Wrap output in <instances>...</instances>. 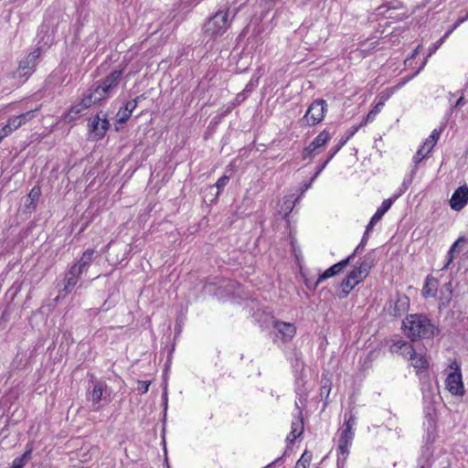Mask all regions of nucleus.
Instances as JSON below:
<instances>
[{
    "instance_id": "1",
    "label": "nucleus",
    "mask_w": 468,
    "mask_h": 468,
    "mask_svg": "<svg viewBox=\"0 0 468 468\" xmlns=\"http://www.w3.org/2000/svg\"><path fill=\"white\" fill-rule=\"evenodd\" d=\"M406 335L412 341L420 338H430L434 335V326L431 320L424 314H410L403 321Z\"/></svg>"
},
{
    "instance_id": "2",
    "label": "nucleus",
    "mask_w": 468,
    "mask_h": 468,
    "mask_svg": "<svg viewBox=\"0 0 468 468\" xmlns=\"http://www.w3.org/2000/svg\"><path fill=\"white\" fill-rule=\"evenodd\" d=\"M237 12L238 9L230 7L219 9L204 24V34L209 37L222 36L230 27Z\"/></svg>"
},
{
    "instance_id": "3",
    "label": "nucleus",
    "mask_w": 468,
    "mask_h": 468,
    "mask_svg": "<svg viewBox=\"0 0 468 468\" xmlns=\"http://www.w3.org/2000/svg\"><path fill=\"white\" fill-rule=\"evenodd\" d=\"M326 101L324 99H317L310 104L304 116L301 121L305 122L306 124L309 126H314L324 120V113L326 112Z\"/></svg>"
},
{
    "instance_id": "4",
    "label": "nucleus",
    "mask_w": 468,
    "mask_h": 468,
    "mask_svg": "<svg viewBox=\"0 0 468 468\" xmlns=\"http://www.w3.org/2000/svg\"><path fill=\"white\" fill-rule=\"evenodd\" d=\"M450 368L452 371L447 376L445 384L448 391L453 396H463L465 393L460 365L453 361Z\"/></svg>"
},
{
    "instance_id": "5",
    "label": "nucleus",
    "mask_w": 468,
    "mask_h": 468,
    "mask_svg": "<svg viewBox=\"0 0 468 468\" xmlns=\"http://www.w3.org/2000/svg\"><path fill=\"white\" fill-rule=\"evenodd\" d=\"M43 49L41 47L35 48L25 58L20 60L16 74L18 77L28 78L35 71L37 60L42 54Z\"/></svg>"
},
{
    "instance_id": "6",
    "label": "nucleus",
    "mask_w": 468,
    "mask_h": 468,
    "mask_svg": "<svg viewBox=\"0 0 468 468\" xmlns=\"http://www.w3.org/2000/svg\"><path fill=\"white\" fill-rule=\"evenodd\" d=\"M122 76V69L112 71L101 82H97V92H101L104 99L110 96L112 90L118 86Z\"/></svg>"
},
{
    "instance_id": "7",
    "label": "nucleus",
    "mask_w": 468,
    "mask_h": 468,
    "mask_svg": "<svg viewBox=\"0 0 468 468\" xmlns=\"http://www.w3.org/2000/svg\"><path fill=\"white\" fill-rule=\"evenodd\" d=\"M331 139V134L324 129L323 130L303 151V159H314L317 150L322 148Z\"/></svg>"
},
{
    "instance_id": "8",
    "label": "nucleus",
    "mask_w": 468,
    "mask_h": 468,
    "mask_svg": "<svg viewBox=\"0 0 468 468\" xmlns=\"http://www.w3.org/2000/svg\"><path fill=\"white\" fill-rule=\"evenodd\" d=\"M81 274L82 272L80 271V268L72 265L65 273L63 287L59 289V293H64V295L69 294L76 286Z\"/></svg>"
},
{
    "instance_id": "9",
    "label": "nucleus",
    "mask_w": 468,
    "mask_h": 468,
    "mask_svg": "<svg viewBox=\"0 0 468 468\" xmlns=\"http://www.w3.org/2000/svg\"><path fill=\"white\" fill-rule=\"evenodd\" d=\"M355 431L353 429L343 427L338 440L337 455L348 456L349 448L354 440Z\"/></svg>"
},
{
    "instance_id": "10",
    "label": "nucleus",
    "mask_w": 468,
    "mask_h": 468,
    "mask_svg": "<svg viewBox=\"0 0 468 468\" xmlns=\"http://www.w3.org/2000/svg\"><path fill=\"white\" fill-rule=\"evenodd\" d=\"M109 127L110 123L106 115H104L103 118H101L99 115H96L89 124L90 132L92 134V137L96 140L104 137Z\"/></svg>"
},
{
    "instance_id": "11",
    "label": "nucleus",
    "mask_w": 468,
    "mask_h": 468,
    "mask_svg": "<svg viewBox=\"0 0 468 468\" xmlns=\"http://www.w3.org/2000/svg\"><path fill=\"white\" fill-rule=\"evenodd\" d=\"M353 260V256H348L346 259L340 261L339 262L332 265L327 270H325L314 283V288H316L322 282L325 281L328 278L334 277L339 272H341Z\"/></svg>"
},
{
    "instance_id": "12",
    "label": "nucleus",
    "mask_w": 468,
    "mask_h": 468,
    "mask_svg": "<svg viewBox=\"0 0 468 468\" xmlns=\"http://www.w3.org/2000/svg\"><path fill=\"white\" fill-rule=\"evenodd\" d=\"M468 202V187L459 186L450 199V206L453 210L460 211Z\"/></svg>"
},
{
    "instance_id": "13",
    "label": "nucleus",
    "mask_w": 468,
    "mask_h": 468,
    "mask_svg": "<svg viewBox=\"0 0 468 468\" xmlns=\"http://www.w3.org/2000/svg\"><path fill=\"white\" fill-rule=\"evenodd\" d=\"M295 407L298 410V417L295 418V420H293L292 421V431L286 438V441L291 443L294 442V441L298 437H300L303 431V416H302V410L297 401L295 402Z\"/></svg>"
},
{
    "instance_id": "14",
    "label": "nucleus",
    "mask_w": 468,
    "mask_h": 468,
    "mask_svg": "<svg viewBox=\"0 0 468 468\" xmlns=\"http://www.w3.org/2000/svg\"><path fill=\"white\" fill-rule=\"evenodd\" d=\"M399 197V195H395L394 197L385 199L381 206L377 209L376 213L371 218L369 223L367 224V228L368 229H373L375 224H377L382 217L385 215V213L390 208L393 202Z\"/></svg>"
},
{
    "instance_id": "15",
    "label": "nucleus",
    "mask_w": 468,
    "mask_h": 468,
    "mask_svg": "<svg viewBox=\"0 0 468 468\" xmlns=\"http://www.w3.org/2000/svg\"><path fill=\"white\" fill-rule=\"evenodd\" d=\"M274 328L282 335L283 342L292 340L296 334V327L291 323L277 321L274 324Z\"/></svg>"
},
{
    "instance_id": "16",
    "label": "nucleus",
    "mask_w": 468,
    "mask_h": 468,
    "mask_svg": "<svg viewBox=\"0 0 468 468\" xmlns=\"http://www.w3.org/2000/svg\"><path fill=\"white\" fill-rule=\"evenodd\" d=\"M392 352H399L402 356L409 358L410 360H414L416 358V351L413 346L403 340H399L393 344L391 346Z\"/></svg>"
},
{
    "instance_id": "17",
    "label": "nucleus",
    "mask_w": 468,
    "mask_h": 468,
    "mask_svg": "<svg viewBox=\"0 0 468 468\" xmlns=\"http://www.w3.org/2000/svg\"><path fill=\"white\" fill-rule=\"evenodd\" d=\"M141 98H143V95L137 96L135 99L127 101L123 107L120 108L117 113L119 122L124 123L127 122Z\"/></svg>"
},
{
    "instance_id": "18",
    "label": "nucleus",
    "mask_w": 468,
    "mask_h": 468,
    "mask_svg": "<svg viewBox=\"0 0 468 468\" xmlns=\"http://www.w3.org/2000/svg\"><path fill=\"white\" fill-rule=\"evenodd\" d=\"M439 286V281L432 275H428L422 288V295L424 297H435Z\"/></svg>"
},
{
    "instance_id": "19",
    "label": "nucleus",
    "mask_w": 468,
    "mask_h": 468,
    "mask_svg": "<svg viewBox=\"0 0 468 468\" xmlns=\"http://www.w3.org/2000/svg\"><path fill=\"white\" fill-rule=\"evenodd\" d=\"M104 100L101 92H97V88H90L87 90V93L81 99L80 103L86 108H90L91 105L100 102Z\"/></svg>"
},
{
    "instance_id": "20",
    "label": "nucleus",
    "mask_w": 468,
    "mask_h": 468,
    "mask_svg": "<svg viewBox=\"0 0 468 468\" xmlns=\"http://www.w3.org/2000/svg\"><path fill=\"white\" fill-rule=\"evenodd\" d=\"M376 261V251L375 250H370L365 256L360 258L356 264L362 269L366 273H369L372 267L375 265Z\"/></svg>"
},
{
    "instance_id": "21",
    "label": "nucleus",
    "mask_w": 468,
    "mask_h": 468,
    "mask_svg": "<svg viewBox=\"0 0 468 468\" xmlns=\"http://www.w3.org/2000/svg\"><path fill=\"white\" fill-rule=\"evenodd\" d=\"M410 306V299L405 294L398 295V298L394 303L392 314L394 316H400L402 314L408 311Z\"/></svg>"
},
{
    "instance_id": "22",
    "label": "nucleus",
    "mask_w": 468,
    "mask_h": 468,
    "mask_svg": "<svg viewBox=\"0 0 468 468\" xmlns=\"http://www.w3.org/2000/svg\"><path fill=\"white\" fill-rule=\"evenodd\" d=\"M96 251L92 249H89L85 250L80 257V261L73 264V266L80 268V271L83 273L88 271L90 262L93 260L94 254Z\"/></svg>"
},
{
    "instance_id": "23",
    "label": "nucleus",
    "mask_w": 468,
    "mask_h": 468,
    "mask_svg": "<svg viewBox=\"0 0 468 468\" xmlns=\"http://www.w3.org/2000/svg\"><path fill=\"white\" fill-rule=\"evenodd\" d=\"M357 127H352V130L348 132V133L340 139L338 144L330 149L328 154H330V158H334V156L341 150V148L354 136V134L357 132Z\"/></svg>"
},
{
    "instance_id": "24",
    "label": "nucleus",
    "mask_w": 468,
    "mask_h": 468,
    "mask_svg": "<svg viewBox=\"0 0 468 468\" xmlns=\"http://www.w3.org/2000/svg\"><path fill=\"white\" fill-rule=\"evenodd\" d=\"M40 197V188L33 187L29 192L27 199V203L25 204L26 207L30 211L35 210L37 207V202L38 201Z\"/></svg>"
},
{
    "instance_id": "25",
    "label": "nucleus",
    "mask_w": 468,
    "mask_h": 468,
    "mask_svg": "<svg viewBox=\"0 0 468 468\" xmlns=\"http://www.w3.org/2000/svg\"><path fill=\"white\" fill-rule=\"evenodd\" d=\"M367 275L368 274L366 273L362 269H360V267L357 264H356L347 274L349 279L355 282V284H358L361 282H363Z\"/></svg>"
},
{
    "instance_id": "26",
    "label": "nucleus",
    "mask_w": 468,
    "mask_h": 468,
    "mask_svg": "<svg viewBox=\"0 0 468 468\" xmlns=\"http://www.w3.org/2000/svg\"><path fill=\"white\" fill-rule=\"evenodd\" d=\"M84 110H86V108L80 103V101L75 105H72L69 112L65 114V121L68 122L75 121L78 115Z\"/></svg>"
},
{
    "instance_id": "27",
    "label": "nucleus",
    "mask_w": 468,
    "mask_h": 468,
    "mask_svg": "<svg viewBox=\"0 0 468 468\" xmlns=\"http://www.w3.org/2000/svg\"><path fill=\"white\" fill-rule=\"evenodd\" d=\"M356 284H355V282H353L349 277L346 275V278L342 281L340 283V298H346L351 291L355 288Z\"/></svg>"
},
{
    "instance_id": "28",
    "label": "nucleus",
    "mask_w": 468,
    "mask_h": 468,
    "mask_svg": "<svg viewBox=\"0 0 468 468\" xmlns=\"http://www.w3.org/2000/svg\"><path fill=\"white\" fill-rule=\"evenodd\" d=\"M402 6H403V5L399 1H389V2H386L383 5H381L380 6H378L376 9V11L378 12L377 14L378 16H383L386 11L399 9Z\"/></svg>"
},
{
    "instance_id": "29",
    "label": "nucleus",
    "mask_w": 468,
    "mask_h": 468,
    "mask_svg": "<svg viewBox=\"0 0 468 468\" xmlns=\"http://www.w3.org/2000/svg\"><path fill=\"white\" fill-rule=\"evenodd\" d=\"M312 461V453L304 451L300 459L297 461L295 468H308Z\"/></svg>"
},
{
    "instance_id": "30",
    "label": "nucleus",
    "mask_w": 468,
    "mask_h": 468,
    "mask_svg": "<svg viewBox=\"0 0 468 468\" xmlns=\"http://www.w3.org/2000/svg\"><path fill=\"white\" fill-rule=\"evenodd\" d=\"M464 241V238L463 237H460L452 245V247L450 248L449 251H448V261L447 262L445 263V265L443 266L442 270H446L449 268V265L451 264V262L452 261L454 256H453V252L456 250V249L458 248L459 244L461 242H463Z\"/></svg>"
},
{
    "instance_id": "31",
    "label": "nucleus",
    "mask_w": 468,
    "mask_h": 468,
    "mask_svg": "<svg viewBox=\"0 0 468 468\" xmlns=\"http://www.w3.org/2000/svg\"><path fill=\"white\" fill-rule=\"evenodd\" d=\"M103 388L101 383H96L91 391V399L94 403H99L101 400Z\"/></svg>"
},
{
    "instance_id": "32",
    "label": "nucleus",
    "mask_w": 468,
    "mask_h": 468,
    "mask_svg": "<svg viewBox=\"0 0 468 468\" xmlns=\"http://www.w3.org/2000/svg\"><path fill=\"white\" fill-rule=\"evenodd\" d=\"M383 106H384V101L378 102L366 116L365 123L372 122L375 119L376 115L381 111Z\"/></svg>"
},
{
    "instance_id": "33",
    "label": "nucleus",
    "mask_w": 468,
    "mask_h": 468,
    "mask_svg": "<svg viewBox=\"0 0 468 468\" xmlns=\"http://www.w3.org/2000/svg\"><path fill=\"white\" fill-rule=\"evenodd\" d=\"M371 231V229H368L367 228H366V230L363 234V237L361 239V241L360 243L356 246V248L355 249V250L353 251V253H351L349 256H353V259L355 258V256L356 254H358L360 252L361 250H363L367 242V239H368V234L369 232Z\"/></svg>"
},
{
    "instance_id": "34",
    "label": "nucleus",
    "mask_w": 468,
    "mask_h": 468,
    "mask_svg": "<svg viewBox=\"0 0 468 468\" xmlns=\"http://www.w3.org/2000/svg\"><path fill=\"white\" fill-rule=\"evenodd\" d=\"M410 361H411V365L414 367L419 368V369H423L428 367V362L425 359V357L420 355L419 356L417 353H416V358L414 360H410Z\"/></svg>"
},
{
    "instance_id": "35",
    "label": "nucleus",
    "mask_w": 468,
    "mask_h": 468,
    "mask_svg": "<svg viewBox=\"0 0 468 468\" xmlns=\"http://www.w3.org/2000/svg\"><path fill=\"white\" fill-rule=\"evenodd\" d=\"M416 172H417V167H416V165H414L409 177L404 178V180L402 182V185H401L402 189H401L400 193L399 194V196L401 195V193L406 191L409 188V186L411 185L413 176H415Z\"/></svg>"
},
{
    "instance_id": "36",
    "label": "nucleus",
    "mask_w": 468,
    "mask_h": 468,
    "mask_svg": "<svg viewBox=\"0 0 468 468\" xmlns=\"http://www.w3.org/2000/svg\"><path fill=\"white\" fill-rule=\"evenodd\" d=\"M7 126L10 127V130L12 132L16 131V129H18L19 127H21V121H19V119L17 118V116H13V117H10L7 121V123H6Z\"/></svg>"
},
{
    "instance_id": "37",
    "label": "nucleus",
    "mask_w": 468,
    "mask_h": 468,
    "mask_svg": "<svg viewBox=\"0 0 468 468\" xmlns=\"http://www.w3.org/2000/svg\"><path fill=\"white\" fill-rule=\"evenodd\" d=\"M35 116V111H28V112H26L24 113H21L19 115H17V118L19 119V121H21V125L27 123V122H29L31 119H33Z\"/></svg>"
},
{
    "instance_id": "38",
    "label": "nucleus",
    "mask_w": 468,
    "mask_h": 468,
    "mask_svg": "<svg viewBox=\"0 0 468 468\" xmlns=\"http://www.w3.org/2000/svg\"><path fill=\"white\" fill-rule=\"evenodd\" d=\"M229 181V177L227 176H222L218 179L217 183L215 184V186L218 188L217 197L220 194L221 189L225 187Z\"/></svg>"
},
{
    "instance_id": "39",
    "label": "nucleus",
    "mask_w": 468,
    "mask_h": 468,
    "mask_svg": "<svg viewBox=\"0 0 468 468\" xmlns=\"http://www.w3.org/2000/svg\"><path fill=\"white\" fill-rule=\"evenodd\" d=\"M452 301V295L449 293L444 292L443 291L441 292V297L439 300V305L440 307H446L449 305V303Z\"/></svg>"
},
{
    "instance_id": "40",
    "label": "nucleus",
    "mask_w": 468,
    "mask_h": 468,
    "mask_svg": "<svg viewBox=\"0 0 468 468\" xmlns=\"http://www.w3.org/2000/svg\"><path fill=\"white\" fill-rule=\"evenodd\" d=\"M429 154L424 151L423 149L420 148L415 155L413 156V163L414 165L418 168V164L421 162L422 159H424Z\"/></svg>"
},
{
    "instance_id": "41",
    "label": "nucleus",
    "mask_w": 468,
    "mask_h": 468,
    "mask_svg": "<svg viewBox=\"0 0 468 468\" xmlns=\"http://www.w3.org/2000/svg\"><path fill=\"white\" fill-rule=\"evenodd\" d=\"M32 451V446L27 444L26 452L20 457H16V459H20L22 461V463L26 465L27 462L31 459Z\"/></svg>"
},
{
    "instance_id": "42",
    "label": "nucleus",
    "mask_w": 468,
    "mask_h": 468,
    "mask_svg": "<svg viewBox=\"0 0 468 468\" xmlns=\"http://www.w3.org/2000/svg\"><path fill=\"white\" fill-rule=\"evenodd\" d=\"M150 383V381L139 380L137 389L141 391V393L144 394L148 391Z\"/></svg>"
},
{
    "instance_id": "43",
    "label": "nucleus",
    "mask_w": 468,
    "mask_h": 468,
    "mask_svg": "<svg viewBox=\"0 0 468 468\" xmlns=\"http://www.w3.org/2000/svg\"><path fill=\"white\" fill-rule=\"evenodd\" d=\"M436 144H433V142H431L429 138L426 139V141L423 143V144L420 146L421 149L426 151L428 154L431 153V151L433 149Z\"/></svg>"
},
{
    "instance_id": "44",
    "label": "nucleus",
    "mask_w": 468,
    "mask_h": 468,
    "mask_svg": "<svg viewBox=\"0 0 468 468\" xmlns=\"http://www.w3.org/2000/svg\"><path fill=\"white\" fill-rule=\"evenodd\" d=\"M356 425V417L352 414L348 417V419L345 420V422L343 424V427L345 428H350L353 429V427Z\"/></svg>"
},
{
    "instance_id": "45",
    "label": "nucleus",
    "mask_w": 468,
    "mask_h": 468,
    "mask_svg": "<svg viewBox=\"0 0 468 468\" xmlns=\"http://www.w3.org/2000/svg\"><path fill=\"white\" fill-rule=\"evenodd\" d=\"M11 133H13V132L10 130L9 126H7L6 124L5 126H3L0 129V143L4 140V138L8 136Z\"/></svg>"
},
{
    "instance_id": "46",
    "label": "nucleus",
    "mask_w": 468,
    "mask_h": 468,
    "mask_svg": "<svg viewBox=\"0 0 468 468\" xmlns=\"http://www.w3.org/2000/svg\"><path fill=\"white\" fill-rule=\"evenodd\" d=\"M441 133V130L434 129L431 132V135L429 136L430 141L433 142V144H437V142L440 138Z\"/></svg>"
},
{
    "instance_id": "47",
    "label": "nucleus",
    "mask_w": 468,
    "mask_h": 468,
    "mask_svg": "<svg viewBox=\"0 0 468 468\" xmlns=\"http://www.w3.org/2000/svg\"><path fill=\"white\" fill-rule=\"evenodd\" d=\"M347 457L348 456L337 455L336 468H345Z\"/></svg>"
},
{
    "instance_id": "48",
    "label": "nucleus",
    "mask_w": 468,
    "mask_h": 468,
    "mask_svg": "<svg viewBox=\"0 0 468 468\" xmlns=\"http://www.w3.org/2000/svg\"><path fill=\"white\" fill-rule=\"evenodd\" d=\"M330 390H331V388L330 386H327V385H324L321 387V390H320V395L321 397H325V399L328 398L329 394H330Z\"/></svg>"
},
{
    "instance_id": "49",
    "label": "nucleus",
    "mask_w": 468,
    "mask_h": 468,
    "mask_svg": "<svg viewBox=\"0 0 468 468\" xmlns=\"http://www.w3.org/2000/svg\"><path fill=\"white\" fill-rule=\"evenodd\" d=\"M441 291H443L444 292L446 293H449L450 295H452V282H446Z\"/></svg>"
},
{
    "instance_id": "50",
    "label": "nucleus",
    "mask_w": 468,
    "mask_h": 468,
    "mask_svg": "<svg viewBox=\"0 0 468 468\" xmlns=\"http://www.w3.org/2000/svg\"><path fill=\"white\" fill-rule=\"evenodd\" d=\"M24 466L20 459L15 458L10 468H24Z\"/></svg>"
},
{
    "instance_id": "51",
    "label": "nucleus",
    "mask_w": 468,
    "mask_h": 468,
    "mask_svg": "<svg viewBox=\"0 0 468 468\" xmlns=\"http://www.w3.org/2000/svg\"><path fill=\"white\" fill-rule=\"evenodd\" d=\"M441 46V45H439V44H438V41H437L435 44H433L431 47H430V48H429V54H428L427 58L431 57L433 53H435V52H436V50H437Z\"/></svg>"
},
{
    "instance_id": "52",
    "label": "nucleus",
    "mask_w": 468,
    "mask_h": 468,
    "mask_svg": "<svg viewBox=\"0 0 468 468\" xmlns=\"http://www.w3.org/2000/svg\"><path fill=\"white\" fill-rule=\"evenodd\" d=\"M468 19V16H465L464 17L459 18L452 27V28L456 29L462 23H463L465 20Z\"/></svg>"
},
{
    "instance_id": "53",
    "label": "nucleus",
    "mask_w": 468,
    "mask_h": 468,
    "mask_svg": "<svg viewBox=\"0 0 468 468\" xmlns=\"http://www.w3.org/2000/svg\"><path fill=\"white\" fill-rule=\"evenodd\" d=\"M333 158H330V154H328L327 159L323 162V164L318 167V170L322 173V171L325 168V166L329 164V162Z\"/></svg>"
},
{
    "instance_id": "54",
    "label": "nucleus",
    "mask_w": 468,
    "mask_h": 468,
    "mask_svg": "<svg viewBox=\"0 0 468 468\" xmlns=\"http://www.w3.org/2000/svg\"><path fill=\"white\" fill-rule=\"evenodd\" d=\"M246 97H247V93H246L245 91H243V90H242L241 92H239V93L237 95L236 100H237V101L239 103V102H241L242 101H244Z\"/></svg>"
},
{
    "instance_id": "55",
    "label": "nucleus",
    "mask_w": 468,
    "mask_h": 468,
    "mask_svg": "<svg viewBox=\"0 0 468 468\" xmlns=\"http://www.w3.org/2000/svg\"><path fill=\"white\" fill-rule=\"evenodd\" d=\"M296 392L300 396V399H299L300 402L303 404V401L306 400L305 398H304V393L302 392L300 389H297Z\"/></svg>"
},
{
    "instance_id": "56",
    "label": "nucleus",
    "mask_w": 468,
    "mask_h": 468,
    "mask_svg": "<svg viewBox=\"0 0 468 468\" xmlns=\"http://www.w3.org/2000/svg\"><path fill=\"white\" fill-rule=\"evenodd\" d=\"M418 468H431V464L428 460H425L422 463H420Z\"/></svg>"
},
{
    "instance_id": "57",
    "label": "nucleus",
    "mask_w": 468,
    "mask_h": 468,
    "mask_svg": "<svg viewBox=\"0 0 468 468\" xmlns=\"http://www.w3.org/2000/svg\"><path fill=\"white\" fill-rule=\"evenodd\" d=\"M320 174H321V172L317 169L316 172L314 173V175L312 176L311 181L306 187H308L318 177V176Z\"/></svg>"
},
{
    "instance_id": "58",
    "label": "nucleus",
    "mask_w": 468,
    "mask_h": 468,
    "mask_svg": "<svg viewBox=\"0 0 468 468\" xmlns=\"http://www.w3.org/2000/svg\"><path fill=\"white\" fill-rule=\"evenodd\" d=\"M251 90H252V84H251V82H249V83L246 85V87H245V89L243 90V91H245L246 93H249V92H250Z\"/></svg>"
},
{
    "instance_id": "59",
    "label": "nucleus",
    "mask_w": 468,
    "mask_h": 468,
    "mask_svg": "<svg viewBox=\"0 0 468 468\" xmlns=\"http://www.w3.org/2000/svg\"><path fill=\"white\" fill-rule=\"evenodd\" d=\"M282 457H279V458L275 459L271 463L267 465L266 468H269L270 466H271L273 464L279 463L282 461Z\"/></svg>"
},
{
    "instance_id": "60",
    "label": "nucleus",
    "mask_w": 468,
    "mask_h": 468,
    "mask_svg": "<svg viewBox=\"0 0 468 468\" xmlns=\"http://www.w3.org/2000/svg\"><path fill=\"white\" fill-rule=\"evenodd\" d=\"M407 17H408V15H407L406 13H404V14H400V15H399V16H397V19H398V20H403V19H405V18H407Z\"/></svg>"
},
{
    "instance_id": "61",
    "label": "nucleus",
    "mask_w": 468,
    "mask_h": 468,
    "mask_svg": "<svg viewBox=\"0 0 468 468\" xmlns=\"http://www.w3.org/2000/svg\"><path fill=\"white\" fill-rule=\"evenodd\" d=\"M453 31V28H450L444 35L443 37L447 39L449 37V36L452 33Z\"/></svg>"
},
{
    "instance_id": "62",
    "label": "nucleus",
    "mask_w": 468,
    "mask_h": 468,
    "mask_svg": "<svg viewBox=\"0 0 468 468\" xmlns=\"http://www.w3.org/2000/svg\"><path fill=\"white\" fill-rule=\"evenodd\" d=\"M66 295H64V293H59L58 292V295L54 299L55 302H58L60 297H65Z\"/></svg>"
},
{
    "instance_id": "63",
    "label": "nucleus",
    "mask_w": 468,
    "mask_h": 468,
    "mask_svg": "<svg viewBox=\"0 0 468 468\" xmlns=\"http://www.w3.org/2000/svg\"><path fill=\"white\" fill-rule=\"evenodd\" d=\"M463 102V97L459 98L458 101H456V106L461 105Z\"/></svg>"
},
{
    "instance_id": "64",
    "label": "nucleus",
    "mask_w": 468,
    "mask_h": 468,
    "mask_svg": "<svg viewBox=\"0 0 468 468\" xmlns=\"http://www.w3.org/2000/svg\"><path fill=\"white\" fill-rule=\"evenodd\" d=\"M446 40V38L442 36L439 40H438V44L439 45H442V43Z\"/></svg>"
}]
</instances>
